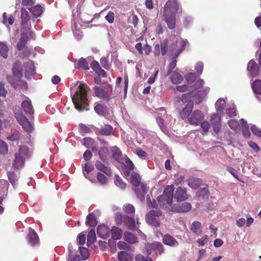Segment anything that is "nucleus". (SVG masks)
<instances>
[{
    "mask_svg": "<svg viewBox=\"0 0 261 261\" xmlns=\"http://www.w3.org/2000/svg\"><path fill=\"white\" fill-rule=\"evenodd\" d=\"M208 194V189L206 188H203L199 189L197 192V195L198 197L204 198Z\"/></svg>",
    "mask_w": 261,
    "mask_h": 261,
    "instance_id": "nucleus-60",
    "label": "nucleus"
},
{
    "mask_svg": "<svg viewBox=\"0 0 261 261\" xmlns=\"http://www.w3.org/2000/svg\"><path fill=\"white\" fill-rule=\"evenodd\" d=\"M110 233H111L112 238L113 240H117L120 239L122 237L123 231L121 229L113 226L110 230Z\"/></svg>",
    "mask_w": 261,
    "mask_h": 261,
    "instance_id": "nucleus-24",
    "label": "nucleus"
},
{
    "mask_svg": "<svg viewBox=\"0 0 261 261\" xmlns=\"http://www.w3.org/2000/svg\"><path fill=\"white\" fill-rule=\"evenodd\" d=\"M94 169V166L89 164L86 163L84 166V171L86 172V173L84 172V175L86 178L89 179L90 181H92V179H90V177L88 176V174Z\"/></svg>",
    "mask_w": 261,
    "mask_h": 261,
    "instance_id": "nucleus-46",
    "label": "nucleus"
},
{
    "mask_svg": "<svg viewBox=\"0 0 261 261\" xmlns=\"http://www.w3.org/2000/svg\"><path fill=\"white\" fill-rule=\"evenodd\" d=\"M97 223L94 213L89 214L86 218V224L90 227H95Z\"/></svg>",
    "mask_w": 261,
    "mask_h": 261,
    "instance_id": "nucleus-33",
    "label": "nucleus"
},
{
    "mask_svg": "<svg viewBox=\"0 0 261 261\" xmlns=\"http://www.w3.org/2000/svg\"><path fill=\"white\" fill-rule=\"evenodd\" d=\"M193 103L189 102L180 112V116L185 121L192 125L197 126L204 120V115L202 111L199 110L192 111Z\"/></svg>",
    "mask_w": 261,
    "mask_h": 261,
    "instance_id": "nucleus-3",
    "label": "nucleus"
},
{
    "mask_svg": "<svg viewBox=\"0 0 261 261\" xmlns=\"http://www.w3.org/2000/svg\"><path fill=\"white\" fill-rule=\"evenodd\" d=\"M76 68L78 69H83L88 70L89 66L86 60L84 58H81L76 64Z\"/></svg>",
    "mask_w": 261,
    "mask_h": 261,
    "instance_id": "nucleus-45",
    "label": "nucleus"
},
{
    "mask_svg": "<svg viewBox=\"0 0 261 261\" xmlns=\"http://www.w3.org/2000/svg\"><path fill=\"white\" fill-rule=\"evenodd\" d=\"M82 144L88 148H90L92 145H94V141L91 138H85L83 139Z\"/></svg>",
    "mask_w": 261,
    "mask_h": 261,
    "instance_id": "nucleus-49",
    "label": "nucleus"
},
{
    "mask_svg": "<svg viewBox=\"0 0 261 261\" xmlns=\"http://www.w3.org/2000/svg\"><path fill=\"white\" fill-rule=\"evenodd\" d=\"M97 179L98 182L101 185H105L107 182V177L100 172H98L97 174Z\"/></svg>",
    "mask_w": 261,
    "mask_h": 261,
    "instance_id": "nucleus-62",
    "label": "nucleus"
},
{
    "mask_svg": "<svg viewBox=\"0 0 261 261\" xmlns=\"http://www.w3.org/2000/svg\"><path fill=\"white\" fill-rule=\"evenodd\" d=\"M191 231L197 234H200L202 232L201 224L199 222L194 221L191 226Z\"/></svg>",
    "mask_w": 261,
    "mask_h": 261,
    "instance_id": "nucleus-38",
    "label": "nucleus"
},
{
    "mask_svg": "<svg viewBox=\"0 0 261 261\" xmlns=\"http://www.w3.org/2000/svg\"><path fill=\"white\" fill-rule=\"evenodd\" d=\"M123 238L125 241L130 244H134L138 241L137 238L134 234L127 231L124 232Z\"/></svg>",
    "mask_w": 261,
    "mask_h": 261,
    "instance_id": "nucleus-32",
    "label": "nucleus"
},
{
    "mask_svg": "<svg viewBox=\"0 0 261 261\" xmlns=\"http://www.w3.org/2000/svg\"><path fill=\"white\" fill-rule=\"evenodd\" d=\"M68 249L69 251V257L70 258V261H82L79 255L74 254L75 249H74L71 244L68 245Z\"/></svg>",
    "mask_w": 261,
    "mask_h": 261,
    "instance_id": "nucleus-27",
    "label": "nucleus"
},
{
    "mask_svg": "<svg viewBox=\"0 0 261 261\" xmlns=\"http://www.w3.org/2000/svg\"><path fill=\"white\" fill-rule=\"evenodd\" d=\"M95 111L98 114L103 115L105 114V110L103 106L100 103H95L94 107Z\"/></svg>",
    "mask_w": 261,
    "mask_h": 261,
    "instance_id": "nucleus-59",
    "label": "nucleus"
},
{
    "mask_svg": "<svg viewBox=\"0 0 261 261\" xmlns=\"http://www.w3.org/2000/svg\"><path fill=\"white\" fill-rule=\"evenodd\" d=\"M201 180L199 179H191L188 183V185L194 189H197L200 186Z\"/></svg>",
    "mask_w": 261,
    "mask_h": 261,
    "instance_id": "nucleus-48",
    "label": "nucleus"
},
{
    "mask_svg": "<svg viewBox=\"0 0 261 261\" xmlns=\"http://www.w3.org/2000/svg\"><path fill=\"white\" fill-rule=\"evenodd\" d=\"M115 184L116 186L121 189H124L126 186L125 183L122 181L118 175H115Z\"/></svg>",
    "mask_w": 261,
    "mask_h": 261,
    "instance_id": "nucleus-52",
    "label": "nucleus"
},
{
    "mask_svg": "<svg viewBox=\"0 0 261 261\" xmlns=\"http://www.w3.org/2000/svg\"><path fill=\"white\" fill-rule=\"evenodd\" d=\"M95 167L98 170L103 172L107 175H110L111 173V170L99 161L96 162Z\"/></svg>",
    "mask_w": 261,
    "mask_h": 261,
    "instance_id": "nucleus-39",
    "label": "nucleus"
},
{
    "mask_svg": "<svg viewBox=\"0 0 261 261\" xmlns=\"http://www.w3.org/2000/svg\"><path fill=\"white\" fill-rule=\"evenodd\" d=\"M174 198L177 201H185L188 198L186 190L184 188L179 187L177 189Z\"/></svg>",
    "mask_w": 261,
    "mask_h": 261,
    "instance_id": "nucleus-17",
    "label": "nucleus"
},
{
    "mask_svg": "<svg viewBox=\"0 0 261 261\" xmlns=\"http://www.w3.org/2000/svg\"><path fill=\"white\" fill-rule=\"evenodd\" d=\"M21 25L23 29L29 30L31 28L30 18L29 12L24 9L21 10Z\"/></svg>",
    "mask_w": 261,
    "mask_h": 261,
    "instance_id": "nucleus-11",
    "label": "nucleus"
},
{
    "mask_svg": "<svg viewBox=\"0 0 261 261\" xmlns=\"http://www.w3.org/2000/svg\"><path fill=\"white\" fill-rule=\"evenodd\" d=\"M79 250L80 251V254L83 260L87 259L88 258L89 253L88 250L86 248L83 247H79Z\"/></svg>",
    "mask_w": 261,
    "mask_h": 261,
    "instance_id": "nucleus-50",
    "label": "nucleus"
},
{
    "mask_svg": "<svg viewBox=\"0 0 261 261\" xmlns=\"http://www.w3.org/2000/svg\"><path fill=\"white\" fill-rule=\"evenodd\" d=\"M9 47L7 44L0 41V56L5 59H7L8 56Z\"/></svg>",
    "mask_w": 261,
    "mask_h": 261,
    "instance_id": "nucleus-36",
    "label": "nucleus"
},
{
    "mask_svg": "<svg viewBox=\"0 0 261 261\" xmlns=\"http://www.w3.org/2000/svg\"><path fill=\"white\" fill-rule=\"evenodd\" d=\"M134 255L132 253L127 251H121L117 253V261H133Z\"/></svg>",
    "mask_w": 261,
    "mask_h": 261,
    "instance_id": "nucleus-13",
    "label": "nucleus"
},
{
    "mask_svg": "<svg viewBox=\"0 0 261 261\" xmlns=\"http://www.w3.org/2000/svg\"><path fill=\"white\" fill-rule=\"evenodd\" d=\"M87 87L84 84L76 85L72 88V92L73 93L72 97V100L74 107L78 111L88 110L87 104Z\"/></svg>",
    "mask_w": 261,
    "mask_h": 261,
    "instance_id": "nucleus-2",
    "label": "nucleus"
},
{
    "mask_svg": "<svg viewBox=\"0 0 261 261\" xmlns=\"http://www.w3.org/2000/svg\"><path fill=\"white\" fill-rule=\"evenodd\" d=\"M170 80L173 84L177 85L183 81L182 76L177 71H173L170 74Z\"/></svg>",
    "mask_w": 261,
    "mask_h": 261,
    "instance_id": "nucleus-25",
    "label": "nucleus"
},
{
    "mask_svg": "<svg viewBox=\"0 0 261 261\" xmlns=\"http://www.w3.org/2000/svg\"><path fill=\"white\" fill-rule=\"evenodd\" d=\"M114 133L113 127L109 124H106L100 128V133L103 135L110 136L114 134Z\"/></svg>",
    "mask_w": 261,
    "mask_h": 261,
    "instance_id": "nucleus-35",
    "label": "nucleus"
},
{
    "mask_svg": "<svg viewBox=\"0 0 261 261\" xmlns=\"http://www.w3.org/2000/svg\"><path fill=\"white\" fill-rule=\"evenodd\" d=\"M251 130L252 133L258 137H261V129L257 127L255 125H252Z\"/></svg>",
    "mask_w": 261,
    "mask_h": 261,
    "instance_id": "nucleus-63",
    "label": "nucleus"
},
{
    "mask_svg": "<svg viewBox=\"0 0 261 261\" xmlns=\"http://www.w3.org/2000/svg\"><path fill=\"white\" fill-rule=\"evenodd\" d=\"M247 71L251 76H256L258 74L259 67L255 61H249L247 66Z\"/></svg>",
    "mask_w": 261,
    "mask_h": 261,
    "instance_id": "nucleus-15",
    "label": "nucleus"
},
{
    "mask_svg": "<svg viewBox=\"0 0 261 261\" xmlns=\"http://www.w3.org/2000/svg\"><path fill=\"white\" fill-rule=\"evenodd\" d=\"M209 88L206 87L202 88L201 90H198L196 94H195L193 97V100H194L195 103L197 104L199 103L205 97V96L208 93Z\"/></svg>",
    "mask_w": 261,
    "mask_h": 261,
    "instance_id": "nucleus-18",
    "label": "nucleus"
},
{
    "mask_svg": "<svg viewBox=\"0 0 261 261\" xmlns=\"http://www.w3.org/2000/svg\"><path fill=\"white\" fill-rule=\"evenodd\" d=\"M160 210H152L146 215V221L150 225L158 227L160 226V217L162 215Z\"/></svg>",
    "mask_w": 261,
    "mask_h": 261,
    "instance_id": "nucleus-8",
    "label": "nucleus"
},
{
    "mask_svg": "<svg viewBox=\"0 0 261 261\" xmlns=\"http://www.w3.org/2000/svg\"><path fill=\"white\" fill-rule=\"evenodd\" d=\"M191 208V204L188 202H184L176 206V211L179 213L187 212L190 211Z\"/></svg>",
    "mask_w": 261,
    "mask_h": 261,
    "instance_id": "nucleus-26",
    "label": "nucleus"
},
{
    "mask_svg": "<svg viewBox=\"0 0 261 261\" xmlns=\"http://www.w3.org/2000/svg\"><path fill=\"white\" fill-rule=\"evenodd\" d=\"M156 121L161 130L165 134L167 133L168 129L165 124L164 120L161 117H158L156 118Z\"/></svg>",
    "mask_w": 261,
    "mask_h": 261,
    "instance_id": "nucleus-44",
    "label": "nucleus"
},
{
    "mask_svg": "<svg viewBox=\"0 0 261 261\" xmlns=\"http://www.w3.org/2000/svg\"><path fill=\"white\" fill-rule=\"evenodd\" d=\"M226 113L230 117L237 116V112L233 103L230 105L229 107L226 109Z\"/></svg>",
    "mask_w": 261,
    "mask_h": 261,
    "instance_id": "nucleus-47",
    "label": "nucleus"
},
{
    "mask_svg": "<svg viewBox=\"0 0 261 261\" xmlns=\"http://www.w3.org/2000/svg\"><path fill=\"white\" fill-rule=\"evenodd\" d=\"M149 246L153 247V252L156 254H161L163 252V245L160 242H155L149 245Z\"/></svg>",
    "mask_w": 261,
    "mask_h": 261,
    "instance_id": "nucleus-41",
    "label": "nucleus"
},
{
    "mask_svg": "<svg viewBox=\"0 0 261 261\" xmlns=\"http://www.w3.org/2000/svg\"><path fill=\"white\" fill-rule=\"evenodd\" d=\"M221 117L217 113L213 114L210 118V122L213 127L214 131L218 133L221 128Z\"/></svg>",
    "mask_w": 261,
    "mask_h": 261,
    "instance_id": "nucleus-10",
    "label": "nucleus"
},
{
    "mask_svg": "<svg viewBox=\"0 0 261 261\" xmlns=\"http://www.w3.org/2000/svg\"><path fill=\"white\" fill-rule=\"evenodd\" d=\"M72 30L75 38L80 40L83 36V32L81 30V25L76 23H74L72 27Z\"/></svg>",
    "mask_w": 261,
    "mask_h": 261,
    "instance_id": "nucleus-29",
    "label": "nucleus"
},
{
    "mask_svg": "<svg viewBox=\"0 0 261 261\" xmlns=\"http://www.w3.org/2000/svg\"><path fill=\"white\" fill-rule=\"evenodd\" d=\"M240 122L244 137L247 139L249 138L251 135V133L249 129V124L247 123V121L243 118L241 119Z\"/></svg>",
    "mask_w": 261,
    "mask_h": 261,
    "instance_id": "nucleus-23",
    "label": "nucleus"
},
{
    "mask_svg": "<svg viewBox=\"0 0 261 261\" xmlns=\"http://www.w3.org/2000/svg\"><path fill=\"white\" fill-rule=\"evenodd\" d=\"M116 221L117 224H120L123 222L126 227L130 230H135L137 228V226H139L140 224L138 217L136 218V222L134 218L126 215L122 216L119 213H116Z\"/></svg>",
    "mask_w": 261,
    "mask_h": 261,
    "instance_id": "nucleus-5",
    "label": "nucleus"
},
{
    "mask_svg": "<svg viewBox=\"0 0 261 261\" xmlns=\"http://www.w3.org/2000/svg\"><path fill=\"white\" fill-rule=\"evenodd\" d=\"M96 241L95 232L94 229L90 230L87 236V244L90 245L94 243Z\"/></svg>",
    "mask_w": 261,
    "mask_h": 261,
    "instance_id": "nucleus-43",
    "label": "nucleus"
},
{
    "mask_svg": "<svg viewBox=\"0 0 261 261\" xmlns=\"http://www.w3.org/2000/svg\"><path fill=\"white\" fill-rule=\"evenodd\" d=\"M226 104V100L220 98L218 99L215 103V108L216 111L218 112H223Z\"/></svg>",
    "mask_w": 261,
    "mask_h": 261,
    "instance_id": "nucleus-37",
    "label": "nucleus"
},
{
    "mask_svg": "<svg viewBox=\"0 0 261 261\" xmlns=\"http://www.w3.org/2000/svg\"><path fill=\"white\" fill-rule=\"evenodd\" d=\"M21 65L19 62H15L12 68L13 74L17 77H20L22 75V71L21 70Z\"/></svg>",
    "mask_w": 261,
    "mask_h": 261,
    "instance_id": "nucleus-40",
    "label": "nucleus"
},
{
    "mask_svg": "<svg viewBox=\"0 0 261 261\" xmlns=\"http://www.w3.org/2000/svg\"><path fill=\"white\" fill-rule=\"evenodd\" d=\"M8 177L11 184L13 187H15L16 185V182L19 178V176L14 172L12 171L8 172Z\"/></svg>",
    "mask_w": 261,
    "mask_h": 261,
    "instance_id": "nucleus-42",
    "label": "nucleus"
},
{
    "mask_svg": "<svg viewBox=\"0 0 261 261\" xmlns=\"http://www.w3.org/2000/svg\"><path fill=\"white\" fill-rule=\"evenodd\" d=\"M97 233L101 239H107L110 237V230L106 225H100L97 227Z\"/></svg>",
    "mask_w": 261,
    "mask_h": 261,
    "instance_id": "nucleus-12",
    "label": "nucleus"
},
{
    "mask_svg": "<svg viewBox=\"0 0 261 261\" xmlns=\"http://www.w3.org/2000/svg\"><path fill=\"white\" fill-rule=\"evenodd\" d=\"M182 8L177 0H168L163 7L161 14L169 29L175 28L176 13H181Z\"/></svg>",
    "mask_w": 261,
    "mask_h": 261,
    "instance_id": "nucleus-1",
    "label": "nucleus"
},
{
    "mask_svg": "<svg viewBox=\"0 0 261 261\" xmlns=\"http://www.w3.org/2000/svg\"><path fill=\"white\" fill-rule=\"evenodd\" d=\"M113 158L118 163L121 164V172L124 176L128 177L130 171L133 170L134 165L130 159L125 155H122L121 151L117 146L111 148Z\"/></svg>",
    "mask_w": 261,
    "mask_h": 261,
    "instance_id": "nucleus-4",
    "label": "nucleus"
},
{
    "mask_svg": "<svg viewBox=\"0 0 261 261\" xmlns=\"http://www.w3.org/2000/svg\"><path fill=\"white\" fill-rule=\"evenodd\" d=\"M251 87L256 97H258L257 95H261V80H255L252 84Z\"/></svg>",
    "mask_w": 261,
    "mask_h": 261,
    "instance_id": "nucleus-30",
    "label": "nucleus"
},
{
    "mask_svg": "<svg viewBox=\"0 0 261 261\" xmlns=\"http://www.w3.org/2000/svg\"><path fill=\"white\" fill-rule=\"evenodd\" d=\"M108 153V149L105 147L101 148L98 151V154L100 159L105 161L106 159V156Z\"/></svg>",
    "mask_w": 261,
    "mask_h": 261,
    "instance_id": "nucleus-61",
    "label": "nucleus"
},
{
    "mask_svg": "<svg viewBox=\"0 0 261 261\" xmlns=\"http://www.w3.org/2000/svg\"><path fill=\"white\" fill-rule=\"evenodd\" d=\"M95 95L99 98L108 101L110 99V96L108 92L101 87H95L94 88Z\"/></svg>",
    "mask_w": 261,
    "mask_h": 261,
    "instance_id": "nucleus-14",
    "label": "nucleus"
},
{
    "mask_svg": "<svg viewBox=\"0 0 261 261\" xmlns=\"http://www.w3.org/2000/svg\"><path fill=\"white\" fill-rule=\"evenodd\" d=\"M130 182L134 187H138L141 182L140 175L137 173L133 172L130 177Z\"/></svg>",
    "mask_w": 261,
    "mask_h": 261,
    "instance_id": "nucleus-34",
    "label": "nucleus"
},
{
    "mask_svg": "<svg viewBox=\"0 0 261 261\" xmlns=\"http://www.w3.org/2000/svg\"><path fill=\"white\" fill-rule=\"evenodd\" d=\"M148 187L147 185L144 183H142L140 185V189L138 188L135 189L134 190L136 192L137 197L141 200L143 201L145 199L144 195L147 192Z\"/></svg>",
    "mask_w": 261,
    "mask_h": 261,
    "instance_id": "nucleus-19",
    "label": "nucleus"
},
{
    "mask_svg": "<svg viewBox=\"0 0 261 261\" xmlns=\"http://www.w3.org/2000/svg\"><path fill=\"white\" fill-rule=\"evenodd\" d=\"M15 116L19 124L22 126L23 129L25 131L28 133H31L33 130V125L21 112H15Z\"/></svg>",
    "mask_w": 261,
    "mask_h": 261,
    "instance_id": "nucleus-9",
    "label": "nucleus"
},
{
    "mask_svg": "<svg viewBox=\"0 0 261 261\" xmlns=\"http://www.w3.org/2000/svg\"><path fill=\"white\" fill-rule=\"evenodd\" d=\"M174 190L173 185H169L166 187L163 194L157 198L158 203L161 206H164L166 204H170L172 203Z\"/></svg>",
    "mask_w": 261,
    "mask_h": 261,
    "instance_id": "nucleus-7",
    "label": "nucleus"
},
{
    "mask_svg": "<svg viewBox=\"0 0 261 261\" xmlns=\"http://www.w3.org/2000/svg\"><path fill=\"white\" fill-rule=\"evenodd\" d=\"M230 128L234 130H237L240 127L239 122L233 119H230L227 122Z\"/></svg>",
    "mask_w": 261,
    "mask_h": 261,
    "instance_id": "nucleus-51",
    "label": "nucleus"
},
{
    "mask_svg": "<svg viewBox=\"0 0 261 261\" xmlns=\"http://www.w3.org/2000/svg\"><path fill=\"white\" fill-rule=\"evenodd\" d=\"M29 10L34 17H38L42 14L43 11V8L40 5H37L29 8Z\"/></svg>",
    "mask_w": 261,
    "mask_h": 261,
    "instance_id": "nucleus-28",
    "label": "nucleus"
},
{
    "mask_svg": "<svg viewBox=\"0 0 261 261\" xmlns=\"http://www.w3.org/2000/svg\"><path fill=\"white\" fill-rule=\"evenodd\" d=\"M30 153L27 147L24 146L20 147L18 152L15 154V158L13 165L14 168L15 169L22 168L24 165L25 159L29 158Z\"/></svg>",
    "mask_w": 261,
    "mask_h": 261,
    "instance_id": "nucleus-6",
    "label": "nucleus"
},
{
    "mask_svg": "<svg viewBox=\"0 0 261 261\" xmlns=\"http://www.w3.org/2000/svg\"><path fill=\"white\" fill-rule=\"evenodd\" d=\"M136 261H152V259L148 256L145 257L141 254H138L135 257Z\"/></svg>",
    "mask_w": 261,
    "mask_h": 261,
    "instance_id": "nucleus-64",
    "label": "nucleus"
},
{
    "mask_svg": "<svg viewBox=\"0 0 261 261\" xmlns=\"http://www.w3.org/2000/svg\"><path fill=\"white\" fill-rule=\"evenodd\" d=\"M192 93H186L182 95L181 97V101L182 103H187L188 104L189 102H193L191 98H192Z\"/></svg>",
    "mask_w": 261,
    "mask_h": 261,
    "instance_id": "nucleus-56",
    "label": "nucleus"
},
{
    "mask_svg": "<svg viewBox=\"0 0 261 261\" xmlns=\"http://www.w3.org/2000/svg\"><path fill=\"white\" fill-rule=\"evenodd\" d=\"M28 41V36L27 33L23 32L21 34L20 39L17 44V47L18 50L23 49Z\"/></svg>",
    "mask_w": 261,
    "mask_h": 261,
    "instance_id": "nucleus-31",
    "label": "nucleus"
},
{
    "mask_svg": "<svg viewBox=\"0 0 261 261\" xmlns=\"http://www.w3.org/2000/svg\"><path fill=\"white\" fill-rule=\"evenodd\" d=\"M21 107L27 115H33L34 110L31 104V101L29 99L24 100L21 103Z\"/></svg>",
    "mask_w": 261,
    "mask_h": 261,
    "instance_id": "nucleus-20",
    "label": "nucleus"
},
{
    "mask_svg": "<svg viewBox=\"0 0 261 261\" xmlns=\"http://www.w3.org/2000/svg\"><path fill=\"white\" fill-rule=\"evenodd\" d=\"M163 242L165 245L172 247H175L178 245L177 241L169 234H166L163 237Z\"/></svg>",
    "mask_w": 261,
    "mask_h": 261,
    "instance_id": "nucleus-21",
    "label": "nucleus"
},
{
    "mask_svg": "<svg viewBox=\"0 0 261 261\" xmlns=\"http://www.w3.org/2000/svg\"><path fill=\"white\" fill-rule=\"evenodd\" d=\"M168 41L167 39H165L161 42V54L162 56L165 55V54L167 53L168 49Z\"/></svg>",
    "mask_w": 261,
    "mask_h": 261,
    "instance_id": "nucleus-54",
    "label": "nucleus"
},
{
    "mask_svg": "<svg viewBox=\"0 0 261 261\" xmlns=\"http://www.w3.org/2000/svg\"><path fill=\"white\" fill-rule=\"evenodd\" d=\"M25 77L28 79H30L32 75L35 72V68L32 61H29L25 65Z\"/></svg>",
    "mask_w": 261,
    "mask_h": 261,
    "instance_id": "nucleus-22",
    "label": "nucleus"
},
{
    "mask_svg": "<svg viewBox=\"0 0 261 261\" xmlns=\"http://www.w3.org/2000/svg\"><path fill=\"white\" fill-rule=\"evenodd\" d=\"M123 208L125 213L130 214H134L135 213V207L132 204H127L124 205Z\"/></svg>",
    "mask_w": 261,
    "mask_h": 261,
    "instance_id": "nucleus-57",
    "label": "nucleus"
},
{
    "mask_svg": "<svg viewBox=\"0 0 261 261\" xmlns=\"http://www.w3.org/2000/svg\"><path fill=\"white\" fill-rule=\"evenodd\" d=\"M28 242L32 246H35L39 243V238L36 232L33 229H29L27 236Z\"/></svg>",
    "mask_w": 261,
    "mask_h": 261,
    "instance_id": "nucleus-16",
    "label": "nucleus"
},
{
    "mask_svg": "<svg viewBox=\"0 0 261 261\" xmlns=\"http://www.w3.org/2000/svg\"><path fill=\"white\" fill-rule=\"evenodd\" d=\"M8 151L7 144L3 140L0 139V154H5Z\"/></svg>",
    "mask_w": 261,
    "mask_h": 261,
    "instance_id": "nucleus-55",
    "label": "nucleus"
},
{
    "mask_svg": "<svg viewBox=\"0 0 261 261\" xmlns=\"http://www.w3.org/2000/svg\"><path fill=\"white\" fill-rule=\"evenodd\" d=\"M196 78V75L194 73H189L185 75V79L189 85L192 84L195 81Z\"/></svg>",
    "mask_w": 261,
    "mask_h": 261,
    "instance_id": "nucleus-53",
    "label": "nucleus"
},
{
    "mask_svg": "<svg viewBox=\"0 0 261 261\" xmlns=\"http://www.w3.org/2000/svg\"><path fill=\"white\" fill-rule=\"evenodd\" d=\"M117 247L120 250H130L131 249L130 246L126 243L123 241H119L117 243Z\"/></svg>",
    "mask_w": 261,
    "mask_h": 261,
    "instance_id": "nucleus-58",
    "label": "nucleus"
}]
</instances>
